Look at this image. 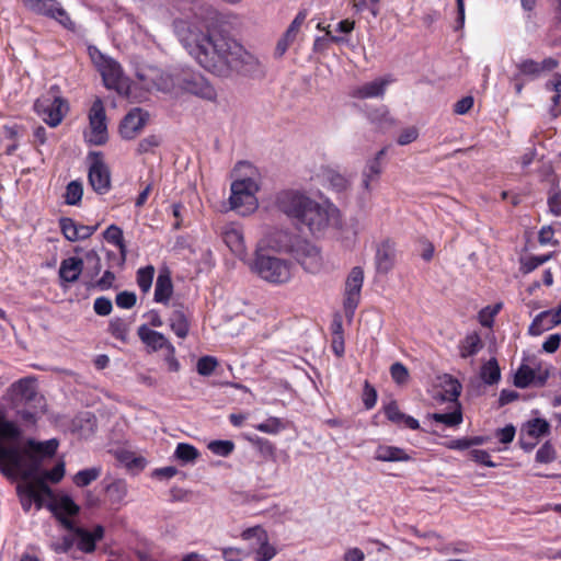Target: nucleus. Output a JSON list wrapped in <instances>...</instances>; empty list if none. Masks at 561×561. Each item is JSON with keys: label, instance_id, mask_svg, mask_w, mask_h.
Masks as SVG:
<instances>
[{"label": "nucleus", "instance_id": "nucleus-10", "mask_svg": "<svg viewBox=\"0 0 561 561\" xmlns=\"http://www.w3.org/2000/svg\"><path fill=\"white\" fill-rule=\"evenodd\" d=\"M23 5L31 12L57 21L66 28L75 27L67 11L57 0H22Z\"/></svg>", "mask_w": 561, "mask_h": 561}, {"label": "nucleus", "instance_id": "nucleus-26", "mask_svg": "<svg viewBox=\"0 0 561 561\" xmlns=\"http://www.w3.org/2000/svg\"><path fill=\"white\" fill-rule=\"evenodd\" d=\"M391 81L392 79L390 77L375 79L363 84L356 91H353V96L360 99L380 96Z\"/></svg>", "mask_w": 561, "mask_h": 561}, {"label": "nucleus", "instance_id": "nucleus-4", "mask_svg": "<svg viewBox=\"0 0 561 561\" xmlns=\"http://www.w3.org/2000/svg\"><path fill=\"white\" fill-rule=\"evenodd\" d=\"M136 76L148 90L154 88L159 91L169 92L179 84L184 91L206 101H215L217 98L216 89L201 75H186L182 79H175L172 75L157 67L148 66L137 70Z\"/></svg>", "mask_w": 561, "mask_h": 561}, {"label": "nucleus", "instance_id": "nucleus-50", "mask_svg": "<svg viewBox=\"0 0 561 561\" xmlns=\"http://www.w3.org/2000/svg\"><path fill=\"white\" fill-rule=\"evenodd\" d=\"M255 428L262 433L266 434H277L283 428L282 422L277 417H270L265 420L264 422L255 425Z\"/></svg>", "mask_w": 561, "mask_h": 561}, {"label": "nucleus", "instance_id": "nucleus-58", "mask_svg": "<svg viewBox=\"0 0 561 561\" xmlns=\"http://www.w3.org/2000/svg\"><path fill=\"white\" fill-rule=\"evenodd\" d=\"M65 476V463H57L51 470L45 471L43 478L50 482L58 483Z\"/></svg>", "mask_w": 561, "mask_h": 561}, {"label": "nucleus", "instance_id": "nucleus-19", "mask_svg": "<svg viewBox=\"0 0 561 561\" xmlns=\"http://www.w3.org/2000/svg\"><path fill=\"white\" fill-rule=\"evenodd\" d=\"M299 237L288 231L277 230L270 233L265 242L272 251L290 254Z\"/></svg>", "mask_w": 561, "mask_h": 561}, {"label": "nucleus", "instance_id": "nucleus-32", "mask_svg": "<svg viewBox=\"0 0 561 561\" xmlns=\"http://www.w3.org/2000/svg\"><path fill=\"white\" fill-rule=\"evenodd\" d=\"M170 328L180 339H184L187 336L190 324L187 318L181 310H175L171 314Z\"/></svg>", "mask_w": 561, "mask_h": 561}, {"label": "nucleus", "instance_id": "nucleus-12", "mask_svg": "<svg viewBox=\"0 0 561 561\" xmlns=\"http://www.w3.org/2000/svg\"><path fill=\"white\" fill-rule=\"evenodd\" d=\"M90 133L87 135L88 141L92 145H103L107 140V124L103 102L100 98L95 99L89 112Z\"/></svg>", "mask_w": 561, "mask_h": 561}, {"label": "nucleus", "instance_id": "nucleus-28", "mask_svg": "<svg viewBox=\"0 0 561 561\" xmlns=\"http://www.w3.org/2000/svg\"><path fill=\"white\" fill-rule=\"evenodd\" d=\"M375 459L378 461H409L411 457L404 449L394 446H379L375 451Z\"/></svg>", "mask_w": 561, "mask_h": 561}, {"label": "nucleus", "instance_id": "nucleus-25", "mask_svg": "<svg viewBox=\"0 0 561 561\" xmlns=\"http://www.w3.org/2000/svg\"><path fill=\"white\" fill-rule=\"evenodd\" d=\"M139 339L153 351L168 348L171 343L160 332L149 329L146 324L138 328Z\"/></svg>", "mask_w": 561, "mask_h": 561}, {"label": "nucleus", "instance_id": "nucleus-51", "mask_svg": "<svg viewBox=\"0 0 561 561\" xmlns=\"http://www.w3.org/2000/svg\"><path fill=\"white\" fill-rule=\"evenodd\" d=\"M552 253L545 255H535L528 257L525 262H523L522 270L524 273H530L536 270L538 266L548 262L552 257Z\"/></svg>", "mask_w": 561, "mask_h": 561}, {"label": "nucleus", "instance_id": "nucleus-63", "mask_svg": "<svg viewBox=\"0 0 561 561\" xmlns=\"http://www.w3.org/2000/svg\"><path fill=\"white\" fill-rule=\"evenodd\" d=\"M473 103L474 101L472 96H465L455 103L454 112L458 115L467 114L472 108Z\"/></svg>", "mask_w": 561, "mask_h": 561}, {"label": "nucleus", "instance_id": "nucleus-11", "mask_svg": "<svg viewBox=\"0 0 561 561\" xmlns=\"http://www.w3.org/2000/svg\"><path fill=\"white\" fill-rule=\"evenodd\" d=\"M67 108L66 102L58 96H43L34 104L37 115L50 127H56L61 123Z\"/></svg>", "mask_w": 561, "mask_h": 561}, {"label": "nucleus", "instance_id": "nucleus-24", "mask_svg": "<svg viewBox=\"0 0 561 561\" xmlns=\"http://www.w3.org/2000/svg\"><path fill=\"white\" fill-rule=\"evenodd\" d=\"M46 506L54 511L57 515L64 516L62 519H68V516H73L79 512V506L68 495L56 497L47 501Z\"/></svg>", "mask_w": 561, "mask_h": 561}, {"label": "nucleus", "instance_id": "nucleus-37", "mask_svg": "<svg viewBox=\"0 0 561 561\" xmlns=\"http://www.w3.org/2000/svg\"><path fill=\"white\" fill-rule=\"evenodd\" d=\"M535 380V371L527 365H522L515 374L514 385L517 388H527Z\"/></svg>", "mask_w": 561, "mask_h": 561}, {"label": "nucleus", "instance_id": "nucleus-3", "mask_svg": "<svg viewBox=\"0 0 561 561\" xmlns=\"http://www.w3.org/2000/svg\"><path fill=\"white\" fill-rule=\"evenodd\" d=\"M276 205L289 219L306 227L313 236L341 226L340 210L331 202L314 201L300 191H282L276 196Z\"/></svg>", "mask_w": 561, "mask_h": 561}, {"label": "nucleus", "instance_id": "nucleus-53", "mask_svg": "<svg viewBox=\"0 0 561 561\" xmlns=\"http://www.w3.org/2000/svg\"><path fill=\"white\" fill-rule=\"evenodd\" d=\"M161 142V139L157 135H150L141 139L138 144L137 151L139 153L151 152L154 148H157Z\"/></svg>", "mask_w": 561, "mask_h": 561}, {"label": "nucleus", "instance_id": "nucleus-2", "mask_svg": "<svg viewBox=\"0 0 561 561\" xmlns=\"http://www.w3.org/2000/svg\"><path fill=\"white\" fill-rule=\"evenodd\" d=\"M178 36L185 50L205 70L218 77L248 75L256 59L237 41L216 30H201L194 24L179 28Z\"/></svg>", "mask_w": 561, "mask_h": 561}, {"label": "nucleus", "instance_id": "nucleus-47", "mask_svg": "<svg viewBox=\"0 0 561 561\" xmlns=\"http://www.w3.org/2000/svg\"><path fill=\"white\" fill-rule=\"evenodd\" d=\"M377 390L366 380L362 393V401L366 410H370L377 402Z\"/></svg>", "mask_w": 561, "mask_h": 561}, {"label": "nucleus", "instance_id": "nucleus-8", "mask_svg": "<svg viewBox=\"0 0 561 561\" xmlns=\"http://www.w3.org/2000/svg\"><path fill=\"white\" fill-rule=\"evenodd\" d=\"M240 538L249 543L250 553L256 561H271L277 554L276 547L270 542L267 531L260 525L245 528Z\"/></svg>", "mask_w": 561, "mask_h": 561}, {"label": "nucleus", "instance_id": "nucleus-44", "mask_svg": "<svg viewBox=\"0 0 561 561\" xmlns=\"http://www.w3.org/2000/svg\"><path fill=\"white\" fill-rule=\"evenodd\" d=\"M174 455L183 462H192L198 457V450L190 444L180 443L175 448Z\"/></svg>", "mask_w": 561, "mask_h": 561}, {"label": "nucleus", "instance_id": "nucleus-35", "mask_svg": "<svg viewBox=\"0 0 561 561\" xmlns=\"http://www.w3.org/2000/svg\"><path fill=\"white\" fill-rule=\"evenodd\" d=\"M517 75L520 77L537 78L542 72V67H539V62L534 59H524L516 64Z\"/></svg>", "mask_w": 561, "mask_h": 561}, {"label": "nucleus", "instance_id": "nucleus-30", "mask_svg": "<svg viewBox=\"0 0 561 561\" xmlns=\"http://www.w3.org/2000/svg\"><path fill=\"white\" fill-rule=\"evenodd\" d=\"M483 347L480 335L472 332L460 342L459 354L462 358H468L476 355Z\"/></svg>", "mask_w": 561, "mask_h": 561}, {"label": "nucleus", "instance_id": "nucleus-22", "mask_svg": "<svg viewBox=\"0 0 561 561\" xmlns=\"http://www.w3.org/2000/svg\"><path fill=\"white\" fill-rule=\"evenodd\" d=\"M438 387L442 389L439 396L443 401L458 403V397L461 393V383L451 375L444 374L438 377Z\"/></svg>", "mask_w": 561, "mask_h": 561}, {"label": "nucleus", "instance_id": "nucleus-57", "mask_svg": "<svg viewBox=\"0 0 561 561\" xmlns=\"http://www.w3.org/2000/svg\"><path fill=\"white\" fill-rule=\"evenodd\" d=\"M136 300H137L136 295L130 291H122V293L117 294L116 299H115L116 305L123 309L133 308L136 304Z\"/></svg>", "mask_w": 561, "mask_h": 561}, {"label": "nucleus", "instance_id": "nucleus-40", "mask_svg": "<svg viewBox=\"0 0 561 561\" xmlns=\"http://www.w3.org/2000/svg\"><path fill=\"white\" fill-rule=\"evenodd\" d=\"M83 195L82 184L78 181H71L66 187L65 202L67 205H78Z\"/></svg>", "mask_w": 561, "mask_h": 561}, {"label": "nucleus", "instance_id": "nucleus-9", "mask_svg": "<svg viewBox=\"0 0 561 561\" xmlns=\"http://www.w3.org/2000/svg\"><path fill=\"white\" fill-rule=\"evenodd\" d=\"M290 255L307 273L318 274L323 268L324 262L320 249L302 237L296 241Z\"/></svg>", "mask_w": 561, "mask_h": 561}, {"label": "nucleus", "instance_id": "nucleus-16", "mask_svg": "<svg viewBox=\"0 0 561 561\" xmlns=\"http://www.w3.org/2000/svg\"><path fill=\"white\" fill-rule=\"evenodd\" d=\"M148 114L140 108H133L122 121L119 133L124 139L135 138L145 127Z\"/></svg>", "mask_w": 561, "mask_h": 561}, {"label": "nucleus", "instance_id": "nucleus-13", "mask_svg": "<svg viewBox=\"0 0 561 561\" xmlns=\"http://www.w3.org/2000/svg\"><path fill=\"white\" fill-rule=\"evenodd\" d=\"M62 525L71 531L77 548L84 553H92L95 550L96 542L104 537V528L96 525L92 531L77 526L69 519H62Z\"/></svg>", "mask_w": 561, "mask_h": 561}, {"label": "nucleus", "instance_id": "nucleus-6", "mask_svg": "<svg viewBox=\"0 0 561 561\" xmlns=\"http://www.w3.org/2000/svg\"><path fill=\"white\" fill-rule=\"evenodd\" d=\"M250 270L263 280L275 285L288 283L293 276V264L289 261L265 254L261 249L255 251Z\"/></svg>", "mask_w": 561, "mask_h": 561}, {"label": "nucleus", "instance_id": "nucleus-27", "mask_svg": "<svg viewBox=\"0 0 561 561\" xmlns=\"http://www.w3.org/2000/svg\"><path fill=\"white\" fill-rule=\"evenodd\" d=\"M173 293V285L168 271L160 272L154 287V301L168 302Z\"/></svg>", "mask_w": 561, "mask_h": 561}, {"label": "nucleus", "instance_id": "nucleus-5", "mask_svg": "<svg viewBox=\"0 0 561 561\" xmlns=\"http://www.w3.org/2000/svg\"><path fill=\"white\" fill-rule=\"evenodd\" d=\"M230 185V208L241 216L253 214L259 207L256 197L261 186V173L248 161H240L232 171Z\"/></svg>", "mask_w": 561, "mask_h": 561}, {"label": "nucleus", "instance_id": "nucleus-52", "mask_svg": "<svg viewBox=\"0 0 561 561\" xmlns=\"http://www.w3.org/2000/svg\"><path fill=\"white\" fill-rule=\"evenodd\" d=\"M554 458H556V450L549 442H546L537 450L536 460L538 462L548 463V462H551L552 460H554Z\"/></svg>", "mask_w": 561, "mask_h": 561}, {"label": "nucleus", "instance_id": "nucleus-33", "mask_svg": "<svg viewBox=\"0 0 561 561\" xmlns=\"http://www.w3.org/2000/svg\"><path fill=\"white\" fill-rule=\"evenodd\" d=\"M103 236L108 243H112L118 248L123 260H125L127 250L124 243L123 230L115 225H111L106 228Z\"/></svg>", "mask_w": 561, "mask_h": 561}, {"label": "nucleus", "instance_id": "nucleus-20", "mask_svg": "<svg viewBox=\"0 0 561 561\" xmlns=\"http://www.w3.org/2000/svg\"><path fill=\"white\" fill-rule=\"evenodd\" d=\"M60 229L65 238L69 241H78L90 238L96 230V226H85L76 222L71 218L60 219Z\"/></svg>", "mask_w": 561, "mask_h": 561}, {"label": "nucleus", "instance_id": "nucleus-45", "mask_svg": "<svg viewBox=\"0 0 561 561\" xmlns=\"http://www.w3.org/2000/svg\"><path fill=\"white\" fill-rule=\"evenodd\" d=\"M547 314L548 313H546V311H542L533 320L529 327V333L531 335H540L542 332L552 329V327H549V319Z\"/></svg>", "mask_w": 561, "mask_h": 561}, {"label": "nucleus", "instance_id": "nucleus-62", "mask_svg": "<svg viewBox=\"0 0 561 561\" xmlns=\"http://www.w3.org/2000/svg\"><path fill=\"white\" fill-rule=\"evenodd\" d=\"M73 545H75L73 535L65 536V537H62V539L60 541L53 542L51 543V549L56 553H66V552H68L71 549V547Z\"/></svg>", "mask_w": 561, "mask_h": 561}, {"label": "nucleus", "instance_id": "nucleus-18", "mask_svg": "<svg viewBox=\"0 0 561 561\" xmlns=\"http://www.w3.org/2000/svg\"><path fill=\"white\" fill-rule=\"evenodd\" d=\"M222 239L226 245L237 256H244L247 253V248L244 243V237L242 228L238 224H227L222 227Z\"/></svg>", "mask_w": 561, "mask_h": 561}, {"label": "nucleus", "instance_id": "nucleus-34", "mask_svg": "<svg viewBox=\"0 0 561 561\" xmlns=\"http://www.w3.org/2000/svg\"><path fill=\"white\" fill-rule=\"evenodd\" d=\"M108 331L115 339L126 342L129 335V323L122 318H113L110 321Z\"/></svg>", "mask_w": 561, "mask_h": 561}, {"label": "nucleus", "instance_id": "nucleus-36", "mask_svg": "<svg viewBox=\"0 0 561 561\" xmlns=\"http://www.w3.org/2000/svg\"><path fill=\"white\" fill-rule=\"evenodd\" d=\"M153 276L154 267L152 265H147L137 271V284L144 294L150 290Z\"/></svg>", "mask_w": 561, "mask_h": 561}, {"label": "nucleus", "instance_id": "nucleus-46", "mask_svg": "<svg viewBox=\"0 0 561 561\" xmlns=\"http://www.w3.org/2000/svg\"><path fill=\"white\" fill-rule=\"evenodd\" d=\"M218 362L213 356H203L198 359L196 368L197 373L202 376H209L214 373Z\"/></svg>", "mask_w": 561, "mask_h": 561}, {"label": "nucleus", "instance_id": "nucleus-43", "mask_svg": "<svg viewBox=\"0 0 561 561\" xmlns=\"http://www.w3.org/2000/svg\"><path fill=\"white\" fill-rule=\"evenodd\" d=\"M100 476V469L89 468L77 472L73 477V482L77 486H87L95 481Z\"/></svg>", "mask_w": 561, "mask_h": 561}, {"label": "nucleus", "instance_id": "nucleus-59", "mask_svg": "<svg viewBox=\"0 0 561 561\" xmlns=\"http://www.w3.org/2000/svg\"><path fill=\"white\" fill-rule=\"evenodd\" d=\"M385 414L389 421H391L392 423H396L398 425H401V421H402L404 413H402L399 410V407L397 405L396 402H391L388 405H386Z\"/></svg>", "mask_w": 561, "mask_h": 561}, {"label": "nucleus", "instance_id": "nucleus-23", "mask_svg": "<svg viewBox=\"0 0 561 561\" xmlns=\"http://www.w3.org/2000/svg\"><path fill=\"white\" fill-rule=\"evenodd\" d=\"M382 172L381 163L377 160H367L360 173L359 188L365 191H373V184L379 181Z\"/></svg>", "mask_w": 561, "mask_h": 561}, {"label": "nucleus", "instance_id": "nucleus-41", "mask_svg": "<svg viewBox=\"0 0 561 561\" xmlns=\"http://www.w3.org/2000/svg\"><path fill=\"white\" fill-rule=\"evenodd\" d=\"M107 494L113 503H122L127 495V484L117 480L107 486Z\"/></svg>", "mask_w": 561, "mask_h": 561}, {"label": "nucleus", "instance_id": "nucleus-54", "mask_svg": "<svg viewBox=\"0 0 561 561\" xmlns=\"http://www.w3.org/2000/svg\"><path fill=\"white\" fill-rule=\"evenodd\" d=\"M306 18H307L306 11L298 12V14L295 16V19L288 26L287 31L285 32V35H287L288 38H293L295 41L296 36L300 30V26L305 22Z\"/></svg>", "mask_w": 561, "mask_h": 561}, {"label": "nucleus", "instance_id": "nucleus-39", "mask_svg": "<svg viewBox=\"0 0 561 561\" xmlns=\"http://www.w3.org/2000/svg\"><path fill=\"white\" fill-rule=\"evenodd\" d=\"M432 419L435 422L443 423L447 426H457L462 422L460 405L458 404V408L449 413H434Z\"/></svg>", "mask_w": 561, "mask_h": 561}, {"label": "nucleus", "instance_id": "nucleus-17", "mask_svg": "<svg viewBox=\"0 0 561 561\" xmlns=\"http://www.w3.org/2000/svg\"><path fill=\"white\" fill-rule=\"evenodd\" d=\"M396 264V247L394 243L387 239L376 247L375 265L376 271L380 274L389 273Z\"/></svg>", "mask_w": 561, "mask_h": 561}, {"label": "nucleus", "instance_id": "nucleus-29", "mask_svg": "<svg viewBox=\"0 0 561 561\" xmlns=\"http://www.w3.org/2000/svg\"><path fill=\"white\" fill-rule=\"evenodd\" d=\"M550 431V424L540 417H536L526 422L520 432L530 439L537 440L538 438L547 435Z\"/></svg>", "mask_w": 561, "mask_h": 561}, {"label": "nucleus", "instance_id": "nucleus-1", "mask_svg": "<svg viewBox=\"0 0 561 561\" xmlns=\"http://www.w3.org/2000/svg\"><path fill=\"white\" fill-rule=\"evenodd\" d=\"M20 438L19 426L0 415V471L10 479L23 480L16 491L24 511H30L33 504L39 510L53 499V491L43 479H31L37 476L43 458L55 455L59 444L55 438L28 439L22 446Z\"/></svg>", "mask_w": 561, "mask_h": 561}, {"label": "nucleus", "instance_id": "nucleus-42", "mask_svg": "<svg viewBox=\"0 0 561 561\" xmlns=\"http://www.w3.org/2000/svg\"><path fill=\"white\" fill-rule=\"evenodd\" d=\"M207 448L217 456L228 457L234 449V444L231 440H211L208 443Z\"/></svg>", "mask_w": 561, "mask_h": 561}, {"label": "nucleus", "instance_id": "nucleus-48", "mask_svg": "<svg viewBox=\"0 0 561 561\" xmlns=\"http://www.w3.org/2000/svg\"><path fill=\"white\" fill-rule=\"evenodd\" d=\"M356 205L357 215H366L371 208V192L359 188Z\"/></svg>", "mask_w": 561, "mask_h": 561}, {"label": "nucleus", "instance_id": "nucleus-61", "mask_svg": "<svg viewBox=\"0 0 561 561\" xmlns=\"http://www.w3.org/2000/svg\"><path fill=\"white\" fill-rule=\"evenodd\" d=\"M470 456L472 460L478 463H482L490 468L495 467V463L491 460L489 453L483 449H473L471 450Z\"/></svg>", "mask_w": 561, "mask_h": 561}, {"label": "nucleus", "instance_id": "nucleus-55", "mask_svg": "<svg viewBox=\"0 0 561 561\" xmlns=\"http://www.w3.org/2000/svg\"><path fill=\"white\" fill-rule=\"evenodd\" d=\"M93 309L96 314L105 317L112 312L113 304L106 297H99L94 300Z\"/></svg>", "mask_w": 561, "mask_h": 561}, {"label": "nucleus", "instance_id": "nucleus-56", "mask_svg": "<svg viewBox=\"0 0 561 561\" xmlns=\"http://www.w3.org/2000/svg\"><path fill=\"white\" fill-rule=\"evenodd\" d=\"M390 374L392 379L397 383H404L408 380L409 371L407 367L401 363H394L390 367Z\"/></svg>", "mask_w": 561, "mask_h": 561}, {"label": "nucleus", "instance_id": "nucleus-7", "mask_svg": "<svg viewBox=\"0 0 561 561\" xmlns=\"http://www.w3.org/2000/svg\"><path fill=\"white\" fill-rule=\"evenodd\" d=\"M90 57L101 73L104 85L118 93H124L128 89V80L124 76L121 65L113 58L103 55L96 48H89Z\"/></svg>", "mask_w": 561, "mask_h": 561}, {"label": "nucleus", "instance_id": "nucleus-49", "mask_svg": "<svg viewBox=\"0 0 561 561\" xmlns=\"http://www.w3.org/2000/svg\"><path fill=\"white\" fill-rule=\"evenodd\" d=\"M351 31V22L348 20L340 21L335 24L334 28L331 25L328 26L327 35L334 42H344V38L340 35H335L334 32L347 34ZM347 43V41H345Z\"/></svg>", "mask_w": 561, "mask_h": 561}, {"label": "nucleus", "instance_id": "nucleus-14", "mask_svg": "<svg viewBox=\"0 0 561 561\" xmlns=\"http://www.w3.org/2000/svg\"><path fill=\"white\" fill-rule=\"evenodd\" d=\"M89 168V183L98 194H106L111 188V173L101 152H91Z\"/></svg>", "mask_w": 561, "mask_h": 561}, {"label": "nucleus", "instance_id": "nucleus-60", "mask_svg": "<svg viewBox=\"0 0 561 561\" xmlns=\"http://www.w3.org/2000/svg\"><path fill=\"white\" fill-rule=\"evenodd\" d=\"M115 282V275L111 271H105L100 279H98L94 284V287L99 290H108L113 287Z\"/></svg>", "mask_w": 561, "mask_h": 561}, {"label": "nucleus", "instance_id": "nucleus-38", "mask_svg": "<svg viewBox=\"0 0 561 561\" xmlns=\"http://www.w3.org/2000/svg\"><path fill=\"white\" fill-rule=\"evenodd\" d=\"M118 459L128 469L138 470V471L142 470L147 465V461L144 457L136 456L134 453H130V451L119 453Z\"/></svg>", "mask_w": 561, "mask_h": 561}, {"label": "nucleus", "instance_id": "nucleus-21", "mask_svg": "<svg viewBox=\"0 0 561 561\" xmlns=\"http://www.w3.org/2000/svg\"><path fill=\"white\" fill-rule=\"evenodd\" d=\"M83 270V260L78 256H70L61 261L59 277L65 283H75L79 279Z\"/></svg>", "mask_w": 561, "mask_h": 561}, {"label": "nucleus", "instance_id": "nucleus-64", "mask_svg": "<svg viewBox=\"0 0 561 561\" xmlns=\"http://www.w3.org/2000/svg\"><path fill=\"white\" fill-rule=\"evenodd\" d=\"M561 343V334H551L542 344V350L549 354L554 353Z\"/></svg>", "mask_w": 561, "mask_h": 561}, {"label": "nucleus", "instance_id": "nucleus-31", "mask_svg": "<svg viewBox=\"0 0 561 561\" xmlns=\"http://www.w3.org/2000/svg\"><path fill=\"white\" fill-rule=\"evenodd\" d=\"M480 377L486 385H495L501 378V369L495 358L489 359L482 365Z\"/></svg>", "mask_w": 561, "mask_h": 561}, {"label": "nucleus", "instance_id": "nucleus-15", "mask_svg": "<svg viewBox=\"0 0 561 561\" xmlns=\"http://www.w3.org/2000/svg\"><path fill=\"white\" fill-rule=\"evenodd\" d=\"M14 392L21 397L22 400L25 401H34L37 400L39 403V410H21L19 411V415L21 420L28 425H34L39 417V414L43 413L44 404L42 403L43 399H37V393L35 389V385L31 379H21L13 385Z\"/></svg>", "mask_w": 561, "mask_h": 561}]
</instances>
